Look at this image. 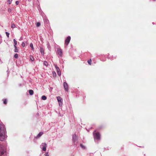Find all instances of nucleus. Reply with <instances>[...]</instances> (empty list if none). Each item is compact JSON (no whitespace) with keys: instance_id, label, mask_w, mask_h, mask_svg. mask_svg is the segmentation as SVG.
I'll return each instance as SVG.
<instances>
[{"instance_id":"nucleus-18","label":"nucleus","mask_w":156,"mask_h":156,"mask_svg":"<svg viewBox=\"0 0 156 156\" xmlns=\"http://www.w3.org/2000/svg\"><path fill=\"white\" fill-rule=\"evenodd\" d=\"M15 25L13 23H12L11 24V28H14L15 27Z\"/></svg>"},{"instance_id":"nucleus-14","label":"nucleus","mask_w":156,"mask_h":156,"mask_svg":"<svg viewBox=\"0 0 156 156\" xmlns=\"http://www.w3.org/2000/svg\"><path fill=\"white\" fill-rule=\"evenodd\" d=\"M44 50L42 48H41V54L42 55H44Z\"/></svg>"},{"instance_id":"nucleus-22","label":"nucleus","mask_w":156,"mask_h":156,"mask_svg":"<svg viewBox=\"0 0 156 156\" xmlns=\"http://www.w3.org/2000/svg\"><path fill=\"white\" fill-rule=\"evenodd\" d=\"M41 24L40 22H37L36 24V26L37 27H39L40 26Z\"/></svg>"},{"instance_id":"nucleus-30","label":"nucleus","mask_w":156,"mask_h":156,"mask_svg":"<svg viewBox=\"0 0 156 156\" xmlns=\"http://www.w3.org/2000/svg\"><path fill=\"white\" fill-rule=\"evenodd\" d=\"M22 45L23 47H24L25 45V43L24 42H23L22 44Z\"/></svg>"},{"instance_id":"nucleus-26","label":"nucleus","mask_w":156,"mask_h":156,"mask_svg":"<svg viewBox=\"0 0 156 156\" xmlns=\"http://www.w3.org/2000/svg\"><path fill=\"white\" fill-rule=\"evenodd\" d=\"M44 64L45 65V66H47L48 65V63L46 61H44Z\"/></svg>"},{"instance_id":"nucleus-20","label":"nucleus","mask_w":156,"mask_h":156,"mask_svg":"<svg viewBox=\"0 0 156 156\" xmlns=\"http://www.w3.org/2000/svg\"><path fill=\"white\" fill-rule=\"evenodd\" d=\"M13 41H14V45L16 46L17 45V41H16V40L15 39H13Z\"/></svg>"},{"instance_id":"nucleus-4","label":"nucleus","mask_w":156,"mask_h":156,"mask_svg":"<svg viewBox=\"0 0 156 156\" xmlns=\"http://www.w3.org/2000/svg\"><path fill=\"white\" fill-rule=\"evenodd\" d=\"M63 85L65 90L68 91L69 90V87L67 83L66 82H65L63 83Z\"/></svg>"},{"instance_id":"nucleus-15","label":"nucleus","mask_w":156,"mask_h":156,"mask_svg":"<svg viewBox=\"0 0 156 156\" xmlns=\"http://www.w3.org/2000/svg\"><path fill=\"white\" fill-rule=\"evenodd\" d=\"M58 102L59 106L60 107L62 106V101H59Z\"/></svg>"},{"instance_id":"nucleus-1","label":"nucleus","mask_w":156,"mask_h":156,"mask_svg":"<svg viewBox=\"0 0 156 156\" xmlns=\"http://www.w3.org/2000/svg\"><path fill=\"white\" fill-rule=\"evenodd\" d=\"M6 136L4 131V127L2 125H0V140L2 141H4Z\"/></svg>"},{"instance_id":"nucleus-6","label":"nucleus","mask_w":156,"mask_h":156,"mask_svg":"<svg viewBox=\"0 0 156 156\" xmlns=\"http://www.w3.org/2000/svg\"><path fill=\"white\" fill-rule=\"evenodd\" d=\"M44 23L47 25H48L49 23V20L47 19V18L46 17H44Z\"/></svg>"},{"instance_id":"nucleus-24","label":"nucleus","mask_w":156,"mask_h":156,"mask_svg":"<svg viewBox=\"0 0 156 156\" xmlns=\"http://www.w3.org/2000/svg\"><path fill=\"white\" fill-rule=\"evenodd\" d=\"M30 59L32 61H33L34 60V59L33 57L32 56H30Z\"/></svg>"},{"instance_id":"nucleus-33","label":"nucleus","mask_w":156,"mask_h":156,"mask_svg":"<svg viewBox=\"0 0 156 156\" xmlns=\"http://www.w3.org/2000/svg\"><path fill=\"white\" fill-rule=\"evenodd\" d=\"M45 156H49V154H48V152H47L45 154Z\"/></svg>"},{"instance_id":"nucleus-21","label":"nucleus","mask_w":156,"mask_h":156,"mask_svg":"<svg viewBox=\"0 0 156 156\" xmlns=\"http://www.w3.org/2000/svg\"><path fill=\"white\" fill-rule=\"evenodd\" d=\"M80 146L83 149H85L86 148L82 144H80Z\"/></svg>"},{"instance_id":"nucleus-28","label":"nucleus","mask_w":156,"mask_h":156,"mask_svg":"<svg viewBox=\"0 0 156 156\" xmlns=\"http://www.w3.org/2000/svg\"><path fill=\"white\" fill-rule=\"evenodd\" d=\"M4 151H0V154L2 155L4 154Z\"/></svg>"},{"instance_id":"nucleus-7","label":"nucleus","mask_w":156,"mask_h":156,"mask_svg":"<svg viewBox=\"0 0 156 156\" xmlns=\"http://www.w3.org/2000/svg\"><path fill=\"white\" fill-rule=\"evenodd\" d=\"M57 52L58 55L60 56H62V51L61 49L58 48L57 49Z\"/></svg>"},{"instance_id":"nucleus-17","label":"nucleus","mask_w":156,"mask_h":156,"mask_svg":"<svg viewBox=\"0 0 156 156\" xmlns=\"http://www.w3.org/2000/svg\"><path fill=\"white\" fill-rule=\"evenodd\" d=\"M52 74L53 76L54 77H55L56 76V73L55 71H53L52 72Z\"/></svg>"},{"instance_id":"nucleus-10","label":"nucleus","mask_w":156,"mask_h":156,"mask_svg":"<svg viewBox=\"0 0 156 156\" xmlns=\"http://www.w3.org/2000/svg\"><path fill=\"white\" fill-rule=\"evenodd\" d=\"M43 134V133L42 132H41L38 134L37 136V138H38L41 136Z\"/></svg>"},{"instance_id":"nucleus-8","label":"nucleus","mask_w":156,"mask_h":156,"mask_svg":"<svg viewBox=\"0 0 156 156\" xmlns=\"http://www.w3.org/2000/svg\"><path fill=\"white\" fill-rule=\"evenodd\" d=\"M55 66V67L56 69L58 74V75L59 76H60L61 75V73L58 67H57V66L56 65Z\"/></svg>"},{"instance_id":"nucleus-16","label":"nucleus","mask_w":156,"mask_h":156,"mask_svg":"<svg viewBox=\"0 0 156 156\" xmlns=\"http://www.w3.org/2000/svg\"><path fill=\"white\" fill-rule=\"evenodd\" d=\"M91 62H92V61H91V59H90L88 60L87 61V62L90 65H91Z\"/></svg>"},{"instance_id":"nucleus-29","label":"nucleus","mask_w":156,"mask_h":156,"mask_svg":"<svg viewBox=\"0 0 156 156\" xmlns=\"http://www.w3.org/2000/svg\"><path fill=\"white\" fill-rule=\"evenodd\" d=\"M5 34L8 37H9V34L7 32H6Z\"/></svg>"},{"instance_id":"nucleus-2","label":"nucleus","mask_w":156,"mask_h":156,"mask_svg":"<svg viewBox=\"0 0 156 156\" xmlns=\"http://www.w3.org/2000/svg\"><path fill=\"white\" fill-rule=\"evenodd\" d=\"M96 131L93 132L94 138L95 139L99 140L100 139V135L99 133H95Z\"/></svg>"},{"instance_id":"nucleus-13","label":"nucleus","mask_w":156,"mask_h":156,"mask_svg":"<svg viewBox=\"0 0 156 156\" xmlns=\"http://www.w3.org/2000/svg\"><path fill=\"white\" fill-rule=\"evenodd\" d=\"M29 93L30 95H32L34 94V91L32 90H29Z\"/></svg>"},{"instance_id":"nucleus-25","label":"nucleus","mask_w":156,"mask_h":156,"mask_svg":"<svg viewBox=\"0 0 156 156\" xmlns=\"http://www.w3.org/2000/svg\"><path fill=\"white\" fill-rule=\"evenodd\" d=\"M3 101L4 104L6 105L7 104V100L6 99H4Z\"/></svg>"},{"instance_id":"nucleus-5","label":"nucleus","mask_w":156,"mask_h":156,"mask_svg":"<svg viewBox=\"0 0 156 156\" xmlns=\"http://www.w3.org/2000/svg\"><path fill=\"white\" fill-rule=\"evenodd\" d=\"M73 142L75 143L76 142L77 140V137L76 134H74L73 136Z\"/></svg>"},{"instance_id":"nucleus-9","label":"nucleus","mask_w":156,"mask_h":156,"mask_svg":"<svg viewBox=\"0 0 156 156\" xmlns=\"http://www.w3.org/2000/svg\"><path fill=\"white\" fill-rule=\"evenodd\" d=\"M42 145L43 146V148L42 149L43 151H46V148L47 147V144L45 143H43L42 144Z\"/></svg>"},{"instance_id":"nucleus-27","label":"nucleus","mask_w":156,"mask_h":156,"mask_svg":"<svg viewBox=\"0 0 156 156\" xmlns=\"http://www.w3.org/2000/svg\"><path fill=\"white\" fill-rule=\"evenodd\" d=\"M14 58H18V54L17 53H16L14 55Z\"/></svg>"},{"instance_id":"nucleus-31","label":"nucleus","mask_w":156,"mask_h":156,"mask_svg":"<svg viewBox=\"0 0 156 156\" xmlns=\"http://www.w3.org/2000/svg\"><path fill=\"white\" fill-rule=\"evenodd\" d=\"M12 1V0H8L9 4H10L11 3Z\"/></svg>"},{"instance_id":"nucleus-12","label":"nucleus","mask_w":156,"mask_h":156,"mask_svg":"<svg viewBox=\"0 0 156 156\" xmlns=\"http://www.w3.org/2000/svg\"><path fill=\"white\" fill-rule=\"evenodd\" d=\"M57 98L58 101V102L62 101V98L60 97H59V96L57 97Z\"/></svg>"},{"instance_id":"nucleus-32","label":"nucleus","mask_w":156,"mask_h":156,"mask_svg":"<svg viewBox=\"0 0 156 156\" xmlns=\"http://www.w3.org/2000/svg\"><path fill=\"white\" fill-rule=\"evenodd\" d=\"M16 4L17 5H18L19 4V2L18 1H17L16 2Z\"/></svg>"},{"instance_id":"nucleus-3","label":"nucleus","mask_w":156,"mask_h":156,"mask_svg":"<svg viewBox=\"0 0 156 156\" xmlns=\"http://www.w3.org/2000/svg\"><path fill=\"white\" fill-rule=\"evenodd\" d=\"M71 39V37L70 36H68L67 37L65 41V44L66 45H68L69 42Z\"/></svg>"},{"instance_id":"nucleus-19","label":"nucleus","mask_w":156,"mask_h":156,"mask_svg":"<svg viewBox=\"0 0 156 156\" xmlns=\"http://www.w3.org/2000/svg\"><path fill=\"white\" fill-rule=\"evenodd\" d=\"M47 98L45 96L43 95L42 97V99L43 100H45Z\"/></svg>"},{"instance_id":"nucleus-23","label":"nucleus","mask_w":156,"mask_h":156,"mask_svg":"<svg viewBox=\"0 0 156 156\" xmlns=\"http://www.w3.org/2000/svg\"><path fill=\"white\" fill-rule=\"evenodd\" d=\"M30 46L32 50H33L34 49V48L33 47V44L32 43H31L30 44Z\"/></svg>"},{"instance_id":"nucleus-11","label":"nucleus","mask_w":156,"mask_h":156,"mask_svg":"<svg viewBox=\"0 0 156 156\" xmlns=\"http://www.w3.org/2000/svg\"><path fill=\"white\" fill-rule=\"evenodd\" d=\"M14 47L15 48V49L14 50V52H18L19 51V50L17 47L15 45H14Z\"/></svg>"}]
</instances>
